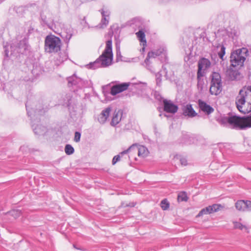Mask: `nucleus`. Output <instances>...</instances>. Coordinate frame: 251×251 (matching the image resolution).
Wrapping results in <instances>:
<instances>
[{"instance_id":"16","label":"nucleus","mask_w":251,"mask_h":251,"mask_svg":"<svg viewBox=\"0 0 251 251\" xmlns=\"http://www.w3.org/2000/svg\"><path fill=\"white\" fill-rule=\"evenodd\" d=\"M198 104L200 110L205 115H209L214 111V109L211 106L201 99L198 100Z\"/></svg>"},{"instance_id":"23","label":"nucleus","mask_w":251,"mask_h":251,"mask_svg":"<svg viewBox=\"0 0 251 251\" xmlns=\"http://www.w3.org/2000/svg\"><path fill=\"white\" fill-rule=\"evenodd\" d=\"M134 146V145H133L132 146H130V147L128 148V149H127V150H125L122 152H121L119 154H118L117 155H115L114 156V157L113 158V159H112V165H114L116 164V163L119 161L120 160V158H121V155H123L124 154H127L129 150Z\"/></svg>"},{"instance_id":"43","label":"nucleus","mask_w":251,"mask_h":251,"mask_svg":"<svg viewBox=\"0 0 251 251\" xmlns=\"http://www.w3.org/2000/svg\"><path fill=\"white\" fill-rule=\"evenodd\" d=\"M230 146V144H226V145L225 146V147L226 149H229Z\"/></svg>"},{"instance_id":"15","label":"nucleus","mask_w":251,"mask_h":251,"mask_svg":"<svg viewBox=\"0 0 251 251\" xmlns=\"http://www.w3.org/2000/svg\"><path fill=\"white\" fill-rule=\"evenodd\" d=\"M164 111L169 113L175 114L178 110V106L171 100H164L163 101Z\"/></svg>"},{"instance_id":"37","label":"nucleus","mask_w":251,"mask_h":251,"mask_svg":"<svg viewBox=\"0 0 251 251\" xmlns=\"http://www.w3.org/2000/svg\"><path fill=\"white\" fill-rule=\"evenodd\" d=\"M81 137V133L78 131L75 132V137H74V141L75 142H78L80 141Z\"/></svg>"},{"instance_id":"19","label":"nucleus","mask_w":251,"mask_h":251,"mask_svg":"<svg viewBox=\"0 0 251 251\" xmlns=\"http://www.w3.org/2000/svg\"><path fill=\"white\" fill-rule=\"evenodd\" d=\"M60 36L64 41L68 44L73 36V31L71 28H64L60 33Z\"/></svg>"},{"instance_id":"2","label":"nucleus","mask_w":251,"mask_h":251,"mask_svg":"<svg viewBox=\"0 0 251 251\" xmlns=\"http://www.w3.org/2000/svg\"><path fill=\"white\" fill-rule=\"evenodd\" d=\"M113 54L112 52V41L110 39L106 42L105 48L102 54L94 62L86 65L89 69L107 67L112 64Z\"/></svg>"},{"instance_id":"17","label":"nucleus","mask_w":251,"mask_h":251,"mask_svg":"<svg viewBox=\"0 0 251 251\" xmlns=\"http://www.w3.org/2000/svg\"><path fill=\"white\" fill-rule=\"evenodd\" d=\"M182 115L189 118H193L199 116L192 107V104H187L182 107Z\"/></svg>"},{"instance_id":"28","label":"nucleus","mask_w":251,"mask_h":251,"mask_svg":"<svg viewBox=\"0 0 251 251\" xmlns=\"http://www.w3.org/2000/svg\"><path fill=\"white\" fill-rule=\"evenodd\" d=\"M250 225H243V224L236 222V228H239L242 231L249 232Z\"/></svg>"},{"instance_id":"40","label":"nucleus","mask_w":251,"mask_h":251,"mask_svg":"<svg viewBox=\"0 0 251 251\" xmlns=\"http://www.w3.org/2000/svg\"><path fill=\"white\" fill-rule=\"evenodd\" d=\"M41 18L42 21L43 22L42 24H44V25H47L49 26L48 23L47 21L46 20V16L41 15Z\"/></svg>"},{"instance_id":"7","label":"nucleus","mask_w":251,"mask_h":251,"mask_svg":"<svg viewBox=\"0 0 251 251\" xmlns=\"http://www.w3.org/2000/svg\"><path fill=\"white\" fill-rule=\"evenodd\" d=\"M230 58V64L227 66L225 75L227 81H233L235 80V50L232 51Z\"/></svg>"},{"instance_id":"6","label":"nucleus","mask_w":251,"mask_h":251,"mask_svg":"<svg viewBox=\"0 0 251 251\" xmlns=\"http://www.w3.org/2000/svg\"><path fill=\"white\" fill-rule=\"evenodd\" d=\"M210 93L211 95L217 96L223 90L221 75L218 72H213L210 75Z\"/></svg>"},{"instance_id":"35","label":"nucleus","mask_w":251,"mask_h":251,"mask_svg":"<svg viewBox=\"0 0 251 251\" xmlns=\"http://www.w3.org/2000/svg\"><path fill=\"white\" fill-rule=\"evenodd\" d=\"M175 158H177V159H179V161L181 163V164L183 166H186L187 164V159L184 158V157H181L180 156H177L176 155Z\"/></svg>"},{"instance_id":"9","label":"nucleus","mask_w":251,"mask_h":251,"mask_svg":"<svg viewBox=\"0 0 251 251\" xmlns=\"http://www.w3.org/2000/svg\"><path fill=\"white\" fill-rule=\"evenodd\" d=\"M217 122L222 126L235 128V115L228 114V116H220L216 119Z\"/></svg>"},{"instance_id":"51","label":"nucleus","mask_w":251,"mask_h":251,"mask_svg":"<svg viewBox=\"0 0 251 251\" xmlns=\"http://www.w3.org/2000/svg\"><path fill=\"white\" fill-rule=\"evenodd\" d=\"M137 20V19H134V21L135 22H136V21Z\"/></svg>"},{"instance_id":"29","label":"nucleus","mask_w":251,"mask_h":251,"mask_svg":"<svg viewBox=\"0 0 251 251\" xmlns=\"http://www.w3.org/2000/svg\"><path fill=\"white\" fill-rule=\"evenodd\" d=\"M31 73L35 76L39 75L42 73L41 67L37 65H33Z\"/></svg>"},{"instance_id":"5","label":"nucleus","mask_w":251,"mask_h":251,"mask_svg":"<svg viewBox=\"0 0 251 251\" xmlns=\"http://www.w3.org/2000/svg\"><path fill=\"white\" fill-rule=\"evenodd\" d=\"M60 39L53 35L46 36L45 40V50L50 53H56L60 51L61 47Z\"/></svg>"},{"instance_id":"39","label":"nucleus","mask_w":251,"mask_h":251,"mask_svg":"<svg viewBox=\"0 0 251 251\" xmlns=\"http://www.w3.org/2000/svg\"><path fill=\"white\" fill-rule=\"evenodd\" d=\"M122 56L121 55V53L120 50V48L116 47V57H117V60L119 61L121 60Z\"/></svg>"},{"instance_id":"10","label":"nucleus","mask_w":251,"mask_h":251,"mask_svg":"<svg viewBox=\"0 0 251 251\" xmlns=\"http://www.w3.org/2000/svg\"><path fill=\"white\" fill-rule=\"evenodd\" d=\"M68 85L69 87L75 86L78 88H81L86 87L87 85V82L81 78L76 76L75 74L72 76L67 78Z\"/></svg>"},{"instance_id":"33","label":"nucleus","mask_w":251,"mask_h":251,"mask_svg":"<svg viewBox=\"0 0 251 251\" xmlns=\"http://www.w3.org/2000/svg\"><path fill=\"white\" fill-rule=\"evenodd\" d=\"M156 85L160 87L161 85V82H162V75L160 73V72H158L156 75Z\"/></svg>"},{"instance_id":"30","label":"nucleus","mask_w":251,"mask_h":251,"mask_svg":"<svg viewBox=\"0 0 251 251\" xmlns=\"http://www.w3.org/2000/svg\"><path fill=\"white\" fill-rule=\"evenodd\" d=\"M138 154L139 156H145L147 154V149L144 146L138 148Z\"/></svg>"},{"instance_id":"24","label":"nucleus","mask_w":251,"mask_h":251,"mask_svg":"<svg viewBox=\"0 0 251 251\" xmlns=\"http://www.w3.org/2000/svg\"><path fill=\"white\" fill-rule=\"evenodd\" d=\"M72 95L71 94H67L64 98V105L68 108H70L72 103Z\"/></svg>"},{"instance_id":"50","label":"nucleus","mask_w":251,"mask_h":251,"mask_svg":"<svg viewBox=\"0 0 251 251\" xmlns=\"http://www.w3.org/2000/svg\"><path fill=\"white\" fill-rule=\"evenodd\" d=\"M145 47H144L143 48H142V50L144 51L145 50Z\"/></svg>"},{"instance_id":"47","label":"nucleus","mask_w":251,"mask_h":251,"mask_svg":"<svg viewBox=\"0 0 251 251\" xmlns=\"http://www.w3.org/2000/svg\"><path fill=\"white\" fill-rule=\"evenodd\" d=\"M74 247L75 248V249H77V250L79 249L78 248H77L76 247L75 245H74Z\"/></svg>"},{"instance_id":"32","label":"nucleus","mask_w":251,"mask_h":251,"mask_svg":"<svg viewBox=\"0 0 251 251\" xmlns=\"http://www.w3.org/2000/svg\"><path fill=\"white\" fill-rule=\"evenodd\" d=\"M162 209L164 210H167L169 207V203L166 199L163 200L160 203Z\"/></svg>"},{"instance_id":"26","label":"nucleus","mask_w":251,"mask_h":251,"mask_svg":"<svg viewBox=\"0 0 251 251\" xmlns=\"http://www.w3.org/2000/svg\"><path fill=\"white\" fill-rule=\"evenodd\" d=\"M137 36L138 37L139 41L143 43V45L144 44L146 45V40L145 39V34L144 32L142 30H140L138 32H137L136 33Z\"/></svg>"},{"instance_id":"1","label":"nucleus","mask_w":251,"mask_h":251,"mask_svg":"<svg viewBox=\"0 0 251 251\" xmlns=\"http://www.w3.org/2000/svg\"><path fill=\"white\" fill-rule=\"evenodd\" d=\"M25 107L27 111V114L30 117L31 121V127L36 135H44L47 130L46 126L35 123L37 120L39 122V117L43 115L45 112L46 110L43 107L41 104L36 101L35 98H28Z\"/></svg>"},{"instance_id":"25","label":"nucleus","mask_w":251,"mask_h":251,"mask_svg":"<svg viewBox=\"0 0 251 251\" xmlns=\"http://www.w3.org/2000/svg\"><path fill=\"white\" fill-rule=\"evenodd\" d=\"M247 201L239 200L236 201V209L242 211H246Z\"/></svg>"},{"instance_id":"12","label":"nucleus","mask_w":251,"mask_h":251,"mask_svg":"<svg viewBox=\"0 0 251 251\" xmlns=\"http://www.w3.org/2000/svg\"><path fill=\"white\" fill-rule=\"evenodd\" d=\"M211 63L209 59L205 57L201 58L198 61V76H203L205 74V71L209 68Z\"/></svg>"},{"instance_id":"36","label":"nucleus","mask_w":251,"mask_h":251,"mask_svg":"<svg viewBox=\"0 0 251 251\" xmlns=\"http://www.w3.org/2000/svg\"><path fill=\"white\" fill-rule=\"evenodd\" d=\"M225 50V47L224 46H222L221 48L220 51L218 52L219 57L222 60H224L223 57L226 53Z\"/></svg>"},{"instance_id":"45","label":"nucleus","mask_w":251,"mask_h":251,"mask_svg":"<svg viewBox=\"0 0 251 251\" xmlns=\"http://www.w3.org/2000/svg\"><path fill=\"white\" fill-rule=\"evenodd\" d=\"M109 34L111 36H112V35H113V31H112V32L111 33V32H110V31H109Z\"/></svg>"},{"instance_id":"27","label":"nucleus","mask_w":251,"mask_h":251,"mask_svg":"<svg viewBox=\"0 0 251 251\" xmlns=\"http://www.w3.org/2000/svg\"><path fill=\"white\" fill-rule=\"evenodd\" d=\"M188 199L187 193L182 191L180 192L177 196V200L178 201H187Z\"/></svg>"},{"instance_id":"13","label":"nucleus","mask_w":251,"mask_h":251,"mask_svg":"<svg viewBox=\"0 0 251 251\" xmlns=\"http://www.w3.org/2000/svg\"><path fill=\"white\" fill-rule=\"evenodd\" d=\"M223 208V206L220 204H213L209 205L202 209L197 215V217H201L203 215L210 214L214 212H216Z\"/></svg>"},{"instance_id":"18","label":"nucleus","mask_w":251,"mask_h":251,"mask_svg":"<svg viewBox=\"0 0 251 251\" xmlns=\"http://www.w3.org/2000/svg\"><path fill=\"white\" fill-rule=\"evenodd\" d=\"M102 19L100 23L98 25L99 28H103L105 27L109 23V17L110 13L109 11H105L103 9L101 10Z\"/></svg>"},{"instance_id":"46","label":"nucleus","mask_w":251,"mask_h":251,"mask_svg":"<svg viewBox=\"0 0 251 251\" xmlns=\"http://www.w3.org/2000/svg\"><path fill=\"white\" fill-rule=\"evenodd\" d=\"M74 247L75 248V249H77V250L79 249L78 248H77L76 247L75 245H74Z\"/></svg>"},{"instance_id":"11","label":"nucleus","mask_w":251,"mask_h":251,"mask_svg":"<svg viewBox=\"0 0 251 251\" xmlns=\"http://www.w3.org/2000/svg\"><path fill=\"white\" fill-rule=\"evenodd\" d=\"M245 130L251 128V115L240 117L236 115V128Z\"/></svg>"},{"instance_id":"21","label":"nucleus","mask_w":251,"mask_h":251,"mask_svg":"<svg viewBox=\"0 0 251 251\" xmlns=\"http://www.w3.org/2000/svg\"><path fill=\"white\" fill-rule=\"evenodd\" d=\"M122 114L123 112L120 110H118L117 112L115 111L110 123L112 126H114L119 123L121 120Z\"/></svg>"},{"instance_id":"3","label":"nucleus","mask_w":251,"mask_h":251,"mask_svg":"<svg viewBox=\"0 0 251 251\" xmlns=\"http://www.w3.org/2000/svg\"><path fill=\"white\" fill-rule=\"evenodd\" d=\"M157 56H159V59L163 62L167 60V50L164 47H160L157 50L149 51L145 59L143 65L151 73H155L157 65L160 66Z\"/></svg>"},{"instance_id":"49","label":"nucleus","mask_w":251,"mask_h":251,"mask_svg":"<svg viewBox=\"0 0 251 251\" xmlns=\"http://www.w3.org/2000/svg\"><path fill=\"white\" fill-rule=\"evenodd\" d=\"M114 26V25H112V26H111V27H110V29H112Z\"/></svg>"},{"instance_id":"41","label":"nucleus","mask_w":251,"mask_h":251,"mask_svg":"<svg viewBox=\"0 0 251 251\" xmlns=\"http://www.w3.org/2000/svg\"><path fill=\"white\" fill-rule=\"evenodd\" d=\"M246 211H251V201H247Z\"/></svg>"},{"instance_id":"4","label":"nucleus","mask_w":251,"mask_h":251,"mask_svg":"<svg viewBox=\"0 0 251 251\" xmlns=\"http://www.w3.org/2000/svg\"><path fill=\"white\" fill-rule=\"evenodd\" d=\"M249 54L248 50L246 48L236 49V80L243 77L244 62Z\"/></svg>"},{"instance_id":"34","label":"nucleus","mask_w":251,"mask_h":251,"mask_svg":"<svg viewBox=\"0 0 251 251\" xmlns=\"http://www.w3.org/2000/svg\"><path fill=\"white\" fill-rule=\"evenodd\" d=\"M201 76H200L198 77V76L197 75V79H198V84L197 86L198 87V89H200L201 91L203 89V85L204 83L203 79H201Z\"/></svg>"},{"instance_id":"8","label":"nucleus","mask_w":251,"mask_h":251,"mask_svg":"<svg viewBox=\"0 0 251 251\" xmlns=\"http://www.w3.org/2000/svg\"><path fill=\"white\" fill-rule=\"evenodd\" d=\"M28 48L29 46L27 43V40L25 39H24L17 43V45L14 44L11 45V55H16L17 53H25L26 50H28Z\"/></svg>"},{"instance_id":"38","label":"nucleus","mask_w":251,"mask_h":251,"mask_svg":"<svg viewBox=\"0 0 251 251\" xmlns=\"http://www.w3.org/2000/svg\"><path fill=\"white\" fill-rule=\"evenodd\" d=\"M3 48L4 49V61H5V60L7 59V58L9 56V55H8L9 50H8V47H7V46L6 45H3Z\"/></svg>"},{"instance_id":"22","label":"nucleus","mask_w":251,"mask_h":251,"mask_svg":"<svg viewBox=\"0 0 251 251\" xmlns=\"http://www.w3.org/2000/svg\"><path fill=\"white\" fill-rule=\"evenodd\" d=\"M68 55L66 52H60L54 60L55 65L57 66L64 62L68 59Z\"/></svg>"},{"instance_id":"20","label":"nucleus","mask_w":251,"mask_h":251,"mask_svg":"<svg viewBox=\"0 0 251 251\" xmlns=\"http://www.w3.org/2000/svg\"><path fill=\"white\" fill-rule=\"evenodd\" d=\"M111 111V108L110 107H108L102 111L98 118V121L100 124H103L105 123L109 117Z\"/></svg>"},{"instance_id":"48","label":"nucleus","mask_w":251,"mask_h":251,"mask_svg":"<svg viewBox=\"0 0 251 251\" xmlns=\"http://www.w3.org/2000/svg\"><path fill=\"white\" fill-rule=\"evenodd\" d=\"M4 0H0V3H1L3 1H4Z\"/></svg>"},{"instance_id":"31","label":"nucleus","mask_w":251,"mask_h":251,"mask_svg":"<svg viewBox=\"0 0 251 251\" xmlns=\"http://www.w3.org/2000/svg\"><path fill=\"white\" fill-rule=\"evenodd\" d=\"M65 151L67 155H71L74 152L75 150L72 146L67 144L65 147Z\"/></svg>"},{"instance_id":"52","label":"nucleus","mask_w":251,"mask_h":251,"mask_svg":"<svg viewBox=\"0 0 251 251\" xmlns=\"http://www.w3.org/2000/svg\"><path fill=\"white\" fill-rule=\"evenodd\" d=\"M161 116H162L161 114H159V116H160V117H161Z\"/></svg>"},{"instance_id":"14","label":"nucleus","mask_w":251,"mask_h":251,"mask_svg":"<svg viewBox=\"0 0 251 251\" xmlns=\"http://www.w3.org/2000/svg\"><path fill=\"white\" fill-rule=\"evenodd\" d=\"M130 84V82H124L114 85L111 88L110 94L112 96H115L127 90Z\"/></svg>"},{"instance_id":"42","label":"nucleus","mask_w":251,"mask_h":251,"mask_svg":"<svg viewBox=\"0 0 251 251\" xmlns=\"http://www.w3.org/2000/svg\"><path fill=\"white\" fill-rule=\"evenodd\" d=\"M0 43L4 44V41L2 35L0 34Z\"/></svg>"},{"instance_id":"44","label":"nucleus","mask_w":251,"mask_h":251,"mask_svg":"<svg viewBox=\"0 0 251 251\" xmlns=\"http://www.w3.org/2000/svg\"><path fill=\"white\" fill-rule=\"evenodd\" d=\"M163 69L165 71L166 75L167 74V71L166 68L164 67V66H162Z\"/></svg>"}]
</instances>
